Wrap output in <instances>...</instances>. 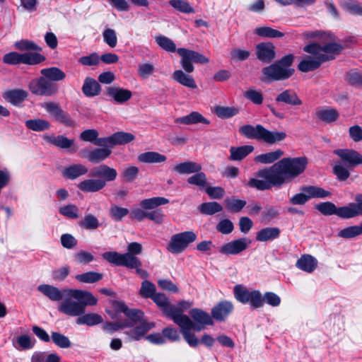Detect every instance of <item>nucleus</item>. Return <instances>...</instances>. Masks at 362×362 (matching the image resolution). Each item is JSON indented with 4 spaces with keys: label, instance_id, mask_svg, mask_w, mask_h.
Masks as SVG:
<instances>
[{
    "label": "nucleus",
    "instance_id": "f257e3e1",
    "mask_svg": "<svg viewBox=\"0 0 362 362\" xmlns=\"http://www.w3.org/2000/svg\"><path fill=\"white\" fill-rule=\"evenodd\" d=\"M307 164L304 157L282 158L269 168L259 170L256 175L260 179L250 178L247 186L260 191L280 187L301 174Z\"/></svg>",
    "mask_w": 362,
    "mask_h": 362
},
{
    "label": "nucleus",
    "instance_id": "f03ea898",
    "mask_svg": "<svg viewBox=\"0 0 362 362\" xmlns=\"http://www.w3.org/2000/svg\"><path fill=\"white\" fill-rule=\"evenodd\" d=\"M155 40L158 46L164 50L169 52H174L177 51V54L181 57V66L187 73H192L194 70V66L192 62L206 64L209 61L207 57L194 50L186 48H178L176 49V45L174 42L165 36L159 35L156 37Z\"/></svg>",
    "mask_w": 362,
    "mask_h": 362
},
{
    "label": "nucleus",
    "instance_id": "7ed1b4c3",
    "mask_svg": "<svg viewBox=\"0 0 362 362\" xmlns=\"http://www.w3.org/2000/svg\"><path fill=\"white\" fill-rule=\"evenodd\" d=\"M117 308L129 317L128 320H130L133 325L129 327L130 329L124 332L130 341L141 340L155 327L154 322H148L144 319V314L141 310L130 309L124 303H118Z\"/></svg>",
    "mask_w": 362,
    "mask_h": 362
},
{
    "label": "nucleus",
    "instance_id": "20e7f679",
    "mask_svg": "<svg viewBox=\"0 0 362 362\" xmlns=\"http://www.w3.org/2000/svg\"><path fill=\"white\" fill-rule=\"evenodd\" d=\"M68 295L76 299L78 302L66 299L64 300L59 308V310L66 315L70 316H81L85 313L86 307L88 305H95L97 304V298L90 292L70 289L67 291Z\"/></svg>",
    "mask_w": 362,
    "mask_h": 362
},
{
    "label": "nucleus",
    "instance_id": "39448f33",
    "mask_svg": "<svg viewBox=\"0 0 362 362\" xmlns=\"http://www.w3.org/2000/svg\"><path fill=\"white\" fill-rule=\"evenodd\" d=\"M339 161H336L333 166V173L339 181H345L350 176V170L362 165V155L351 148H339L333 151Z\"/></svg>",
    "mask_w": 362,
    "mask_h": 362
},
{
    "label": "nucleus",
    "instance_id": "423d86ee",
    "mask_svg": "<svg viewBox=\"0 0 362 362\" xmlns=\"http://www.w3.org/2000/svg\"><path fill=\"white\" fill-rule=\"evenodd\" d=\"M293 61V55L287 54L275 63L264 67L262 69V81L272 82L288 79L294 72V69L291 67Z\"/></svg>",
    "mask_w": 362,
    "mask_h": 362
},
{
    "label": "nucleus",
    "instance_id": "0eeeda50",
    "mask_svg": "<svg viewBox=\"0 0 362 362\" xmlns=\"http://www.w3.org/2000/svg\"><path fill=\"white\" fill-rule=\"evenodd\" d=\"M142 245L137 242H132L127 245V252L120 254L117 252H105L103 258L110 264L122 267H138L140 259L136 255L142 252Z\"/></svg>",
    "mask_w": 362,
    "mask_h": 362
},
{
    "label": "nucleus",
    "instance_id": "6e6552de",
    "mask_svg": "<svg viewBox=\"0 0 362 362\" xmlns=\"http://www.w3.org/2000/svg\"><path fill=\"white\" fill-rule=\"evenodd\" d=\"M322 37L325 38L322 45L311 43L305 46L303 50L309 54L325 55L329 58L327 61L332 60L334 55L341 53L344 47L341 44L334 42V36L330 34L324 33Z\"/></svg>",
    "mask_w": 362,
    "mask_h": 362
},
{
    "label": "nucleus",
    "instance_id": "1a4fd4ad",
    "mask_svg": "<svg viewBox=\"0 0 362 362\" xmlns=\"http://www.w3.org/2000/svg\"><path fill=\"white\" fill-rule=\"evenodd\" d=\"M197 238V234L192 230L179 233L171 236L166 248L170 253L178 255L183 252Z\"/></svg>",
    "mask_w": 362,
    "mask_h": 362
},
{
    "label": "nucleus",
    "instance_id": "9d476101",
    "mask_svg": "<svg viewBox=\"0 0 362 362\" xmlns=\"http://www.w3.org/2000/svg\"><path fill=\"white\" fill-rule=\"evenodd\" d=\"M303 192L293 195L289 202L293 205H303L312 198H325L331 193L322 187L317 186H304L301 188Z\"/></svg>",
    "mask_w": 362,
    "mask_h": 362
},
{
    "label": "nucleus",
    "instance_id": "9b49d317",
    "mask_svg": "<svg viewBox=\"0 0 362 362\" xmlns=\"http://www.w3.org/2000/svg\"><path fill=\"white\" fill-rule=\"evenodd\" d=\"M234 296L238 301L242 303H249L254 309L263 306L262 294L257 290L249 291L242 285H236L234 287Z\"/></svg>",
    "mask_w": 362,
    "mask_h": 362
},
{
    "label": "nucleus",
    "instance_id": "f8f14e48",
    "mask_svg": "<svg viewBox=\"0 0 362 362\" xmlns=\"http://www.w3.org/2000/svg\"><path fill=\"white\" fill-rule=\"evenodd\" d=\"M169 203V200L162 197H155L145 199L140 202L141 208L132 209L130 212V217L139 221H142L147 218L148 211L145 210L154 209L156 207Z\"/></svg>",
    "mask_w": 362,
    "mask_h": 362
},
{
    "label": "nucleus",
    "instance_id": "ddd939ff",
    "mask_svg": "<svg viewBox=\"0 0 362 362\" xmlns=\"http://www.w3.org/2000/svg\"><path fill=\"white\" fill-rule=\"evenodd\" d=\"M42 107L49 112L56 121L64 126L74 127L76 125V122L67 112L62 109L59 104L52 102L44 103L42 104Z\"/></svg>",
    "mask_w": 362,
    "mask_h": 362
},
{
    "label": "nucleus",
    "instance_id": "4468645a",
    "mask_svg": "<svg viewBox=\"0 0 362 362\" xmlns=\"http://www.w3.org/2000/svg\"><path fill=\"white\" fill-rule=\"evenodd\" d=\"M251 240L247 238H241L223 244L218 249L222 255L227 256L237 255L245 250L250 245Z\"/></svg>",
    "mask_w": 362,
    "mask_h": 362
},
{
    "label": "nucleus",
    "instance_id": "2eb2a0df",
    "mask_svg": "<svg viewBox=\"0 0 362 362\" xmlns=\"http://www.w3.org/2000/svg\"><path fill=\"white\" fill-rule=\"evenodd\" d=\"M192 303L189 301L182 300L177 303L175 306L172 305L170 310V315L169 317L173 320V321L176 325L185 324V325H191V319L186 315H184L183 313L185 310H187L192 306Z\"/></svg>",
    "mask_w": 362,
    "mask_h": 362
},
{
    "label": "nucleus",
    "instance_id": "dca6fc26",
    "mask_svg": "<svg viewBox=\"0 0 362 362\" xmlns=\"http://www.w3.org/2000/svg\"><path fill=\"white\" fill-rule=\"evenodd\" d=\"M30 91L39 95H51L57 90L54 85L45 77H40L38 80L33 81L29 84Z\"/></svg>",
    "mask_w": 362,
    "mask_h": 362
},
{
    "label": "nucleus",
    "instance_id": "f3484780",
    "mask_svg": "<svg viewBox=\"0 0 362 362\" xmlns=\"http://www.w3.org/2000/svg\"><path fill=\"white\" fill-rule=\"evenodd\" d=\"M329 58L325 55L310 54L305 56L298 64V69L302 72H309L318 69L322 63L327 62Z\"/></svg>",
    "mask_w": 362,
    "mask_h": 362
},
{
    "label": "nucleus",
    "instance_id": "a211bd4d",
    "mask_svg": "<svg viewBox=\"0 0 362 362\" xmlns=\"http://www.w3.org/2000/svg\"><path fill=\"white\" fill-rule=\"evenodd\" d=\"M91 176L93 177H98L99 180H103L105 187L107 182H112L116 180L117 172L115 168L102 164L92 169Z\"/></svg>",
    "mask_w": 362,
    "mask_h": 362
},
{
    "label": "nucleus",
    "instance_id": "6ab92c4d",
    "mask_svg": "<svg viewBox=\"0 0 362 362\" xmlns=\"http://www.w3.org/2000/svg\"><path fill=\"white\" fill-rule=\"evenodd\" d=\"M256 55L259 61L269 63L275 58V47L271 42H261L256 47Z\"/></svg>",
    "mask_w": 362,
    "mask_h": 362
},
{
    "label": "nucleus",
    "instance_id": "aec40b11",
    "mask_svg": "<svg viewBox=\"0 0 362 362\" xmlns=\"http://www.w3.org/2000/svg\"><path fill=\"white\" fill-rule=\"evenodd\" d=\"M315 209L325 216L334 214L341 218L346 219L345 206L337 207L332 202H326L315 205Z\"/></svg>",
    "mask_w": 362,
    "mask_h": 362
},
{
    "label": "nucleus",
    "instance_id": "412c9836",
    "mask_svg": "<svg viewBox=\"0 0 362 362\" xmlns=\"http://www.w3.org/2000/svg\"><path fill=\"white\" fill-rule=\"evenodd\" d=\"M45 140L59 148L67 149L71 148V152H76L78 149L77 146H74V140L68 139L63 135L59 136H45Z\"/></svg>",
    "mask_w": 362,
    "mask_h": 362
},
{
    "label": "nucleus",
    "instance_id": "4be33fe9",
    "mask_svg": "<svg viewBox=\"0 0 362 362\" xmlns=\"http://www.w3.org/2000/svg\"><path fill=\"white\" fill-rule=\"evenodd\" d=\"M233 305L229 301H221L211 310V315L217 321H223L233 311Z\"/></svg>",
    "mask_w": 362,
    "mask_h": 362
},
{
    "label": "nucleus",
    "instance_id": "5701e85b",
    "mask_svg": "<svg viewBox=\"0 0 362 362\" xmlns=\"http://www.w3.org/2000/svg\"><path fill=\"white\" fill-rule=\"evenodd\" d=\"M177 325L180 327V332L188 344L192 347H196L199 344V341L194 334L190 332V330L194 329L196 331H200L203 327L196 325L192 321L189 325H185V324H180Z\"/></svg>",
    "mask_w": 362,
    "mask_h": 362
},
{
    "label": "nucleus",
    "instance_id": "b1692460",
    "mask_svg": "<svg viewBox=\"0 0 362 362\" xmlns=\"http://www.w3.org/2000/svg\"><path fill=\"white\" fill-rule=\"evenodd\" d=\"M264 127L261 124L252 126L245 124L240 127L239 133L248 139L262 140Z\"/></svg>",
    "mask_w": 362,
    "mask_h": 362
},
{
    "label": "nucleus",
    "instance_id": "393cba45",
    "mask_svg": "<svg viewBox=\"0 0 362 362\" xmlns=\"http://www.w3.org/2000/svg\"><path fill=\"white\" fill-rule=\"evenodd\" d=\"M107 95L117 103L128 101L132 95L130 90L119 87L110 86L107 88Z\"/></svg>",
    "mask_w": 362,
    "mask_h": 362
},
{
    "label": "nucleus",
    "instance_id": "a878e982",
    "mask_svg": "<svg viewBox=\"0 0 362 362\" xmlns=\"http://www.w3.org/2000/svg\"><path fill=\"white\" fill-rule=\"evenodd\" d=\"M77 187L83 192H96L105 187V182L98 179H86L80 182Z\"/></svg>",
    "mask_w": 362,
    "mask_h": 362
},
{
    "label": "nucleus",
    "instance_id": "bb28decb",
    "mask_svg": "<svg viewBox=\"0 0 362 362\" xmlns=\"http://www.w3.org/2000/svg\"><path fill=\"white\" fill-rule=\"evenodd\" d=\"M81 90L86 97H95L100 93L101 86L95 79L91 77H86Z\"/></svg>",
    "mask_w": 362,
    "mask_h": 362
},
{
    "label": "nucleus",
    "instance_id": "cd10ccee",
    "mask_svg": "<svg viewBox=\"0 0 362 362\" xmlns=\"http://www.w3.org/2000/svg\"><path fill=\"white\" fill-rule=\"evenodd\" d=\"M37 290L52 301H60L64 297V293L52 285L41 284L38 286Z\"/></svg>",
    "mask_w": 362,
    "mask_h": 362
},
{
    "label": "nucleus",
    "instance_id": "c85d7f7f",
    "mask_svg": "<svg viewBox=\"0 0 362 362\" xmlns=\"http://www.w3.org/2000/svg\"><path fill=\"white\" fill-rule=\"evenodd\" d=\"M355 202L345 206L346 219L352 218L358 216H362V194L356 195Z\"/></svg>",
    "mask_w": 362,
    "mask_h": 362
},
{
    "label": "nucleus",
    "instance_id": "c756f323",
    "mask_svg": "<svg viewBox=\"0 0 362 362\" xmlns=\"http://www.w3.org/2000/svg\"><path fill=\"white\" fill-rule=\"evenodd\" d=\"M202 168L201 164L188 160L175 165L173 170L181 175H189L198 173Z\"/></svg>",
    "mask_w": 362,
    "mask_h": 362
},
{
    "label": "nucleus",
    "instance_id": "7c9ffc66",
    "mask_svg": "<svg viewBox=\"0 0 362 362\" xmlns=\"http://www.w3.org/2000/svg\"><path fill=\"white\" fill-rule=\"evenodd\" d=\"M296 266L300 270L312 273L317 266V260L310 255H303L298 259Z\"/></svg>",
    "mask_w": 362,
    "mask_h": 362
},
{
    "label": "nucleus",
    "instance_id": "2f4dec72",
    "mask_svg": "<svg viewBox=\"0 0 362 362\" xmlns=\"http://www.w3.org/2000/svg\"><path fill=\"white\" fill-rule=\"evenodd\" d=\"M87 173L88 168L82 164H74L62 170L63 176L72 180L86 175Z\"/></svg>",
    "mask_w": 362,
    "mask_h": 362
},
{
    "label": "nucleus",
    "instance_id": "473e14b6",
    "mask_svg": "<svg viewBox=\"0 0 362 362\" xmlns=\"http://www.w3.org/2000/svg\"><path fill=\"white\" fill-rule=\"evenodd\" d=\"M254 149V146L251 145H245L238 147L231 146L230 148L229 159L234 161L242 160L251 153Z\"/></svg>",
    "mask_w": 362,
    "mask_h": 362
},
{
    "label": "nucleus",
    "instance_id": "72a5a7b5",
    "mask_svg": "<svg viewBox=\"0 0 362 362\" xmlns=\"http://www.w3.org/2000/svg\"><path fill=\"white\" fill-rule=\"evenodd\" d=\"M276 101L291 105H302V100L299 98L296 92L291 89L285 90L279 93L276 98Z\"/></svg>",
    "mask_w": 362,
    "mask_h": 362
},
{
    "label": "nucleus",
    "instance_id": "f704fd0d",
    "mask_svg": "<svg viewBox=\"0 0 362 362\" xmlns=\"http://www.w3.org/2000/svg\"><path fill=\"white\" fill-rule=\"evenodd\" d=\"M175 122L177 124H195L202 123L209 124L210 122L198 112H192L190 114L177 117Z\"/></svg>",
    "mask_w": 362,
    "mask_h": 362
},
{
    "label": "nucleus",
    "instance_id": "c9c22d12",
    "mask_svg": "<svg viewBox=\"0 0 362 362\" xmlns=\"http://www.w3.org/2000/svg\"><path fill=\"white\" fill-rule=\"evenodd\" d=\"M280 229L277 227H267L257 233L256 240L260 242L273 240L279 238Z\"/></svg>",
    "mask_w": 362,
    "mask_h": 362
},
{
    "label": "nucleus",
    "instance_id": "e433bc0d",
    "mask_svg": "<svg viewBox=\"0 0 362 362\" xmlns=\"http://www.w3.org/2000/svg\"><path fill=\"white\" fill-rule=\"evenodd\" d=\"M173 78L180 84L189 88H197V86L194 78L182 70H176L173 74Z\"/></svg>",
    "mask_w": 362,
    "mask_h": 362
},
{
    "label": "nucleus",
    "instance_id": "4c0bfd02",
    "mask_svg": "<svg viewBox=\"0 0 362 362\" xmlns=\"http://www.w3.org/2000/svg\"><path fill=\"white\" fill-rule=\"evenodd\" d=\"M286 136L285 132L269 131L264 127L262 141L269 144H274L283 141Z\"/></svg>",
    "mask_w": 362,
    "mask_h": 362
},
{
    "label": "nucleus",
    "instance_id": "58836bf2",
    "mask_svg": "<svg viewBox=\"0 0 362 362\" xmlns=\"http://www.w3.org/2000/svg\"><path fill=\"white\" fill-rule=\"evenodd\" d=\"M165 155L156 151H148L138 156V161L144 163H159L166 160Z\"/></svg>",
    "mask_w": 362,
    "mask_h": 362
},
{
    "label": "nucleus",
    "instance_id": "ea45409f",
    "mask_svg": "<svg viewBox=\"0 0 362 362\" xmlns=\"http://www.w3.org/2000/svg\"><path fill=\"white\" fill-rule=\"evenodd\" d=\"M111 153L110 148H95L88 153L87 158L92 163H98L107 159Z\"/></svg>",
    "mask_w": 362,
    "mask_h": 362
},
{
    "label": "nucleus",
    "instance_id": "a19ab883",
    "mask_svg": "<svg viewBox=\"0 0 362 362\" xmlns=\"http://www.w3.org/2000/svg\"><path fill=\"white\" fill-rule=\"evenodd\" d=\"M3 98L15 106H20L23 103V90H7L2 93Z\"/></svg>",
    "mask_w": 362,
    "mask_h": 362
},
{
    "label": "nucleus",
    "instance_id": "79ce46f5",
    "mask_svg": "<svg viewBox=\"0 0 362 362\" xmlns=\"http://www.w3.org/2000/svg\"><path fill=\"white\" fill-rule=\"evenodd\" d=\"M190 315L198 324L212 325L214 322L209 314L201 309L194 308L190 310Z\"/></svg>",
    "mask_w": 362,
    "mask_h": 362
},
{
    "label": "nucleus",
    "instance_id": "37998d69",
    "mask_svg": "<svg viewBox=\"0 0 362 362\" xmlns=\"http://www.w3.org/2000/svg\"><path fill=\"white\" fill-rule=\"evenodd\" d=\"M284 155V151L281 149H276L274 151L268 152L258 155L255 158V160L263 164L272 163L279 159Z\"/></svg>",
    "mask_w": 362,
    "mask_h": 362
},
{
    "label": "nucleus",
    "instance_id": "c03bdc74",
    "mask_svg": "<svg viewBox=\"0 0 362 362\" xmlns=\"http://www.w3.org/2000/svg\"><path fill=\"white\" fill-rule=\"evenodd\" d=\"M315 115L319 119L325 123L334 122L339 117L338 112L332 108L318 110Z\"/></svg>",
    "mask_w": 362,
    "mask_h": 362
},
{
    "label": "nucleus",
    "instance_id": "a18cd8bd",
    "mask_svg": "<svg viewBox=\"0 0 362 362\" xmlns=\"http://www.w3.org/2000/svg\"><path fill=\"white\" fill-rule=\"evenodd\" d=\"M153 301L164 312L165 315L169 317L170 310L172 306L165 294L156 293L151 298Z\"/></svg>",
    "mask_w": 362,
    "mask_h": 362
},
{
    "label": "nucleus",
    "instance_id": "49530a36",
    "mask_svg": "<svg viewBox=\"0 0 362 362\" xmlns=\"http://www.w3.org/2000/svg\"><path fill=\"white\" fill-rule=\"evenodd\" d=\"M255 34L262 37L279 38L284 36V33L268 26L257 27Z\"/></svg>",
    "mask_w": 362,
    "mask_h": 362
},
{
    "label": "nucleus",
    "instance_id": "de8ad7c7",
    "mask_svg": "<svg viewBox=\"0 0 362 362\" xmlns=\"http://www.w3.org/2000/svg\"><path fill=\"white\" fill-rule=\"evenodd\" d=\"M40 72L45 78L54 81L64 80L66 77L65 73L58 67L43 69Z\"/></svg>",
    "mask_w": 362,
    "mask_h": 362
},
{
    "label": "nucleus",
    "instance_id": "09e8293b",
    "mask_svg": "<svg viewBox=\"0 0 362 362\" xmlns=\"http://www.w3.org/2000/svg\"><path fill=\"white\" fill-rule=\"evenodd\" d=\"M101 322H103L102 317L96 313L83 314L76 320L78 325H86L88 326H94Z\"/></svg>",
    "mask_w": 362,
    "mask_h": 362
},
{
    "label": "nucleus",
    "instance_id": "8fccbe9b",
    "mask_svg": "<svg viewBox=\"0 0 362 362\" xmlns=\"http://www.w3.org/2000/svg\"><path fill=\"white\" fill-rule=\"evenodd\" d=\"M243 96L253 104L259 105L262 104L264 97L262 92L260 90H256L255 88H249L244 92Z\"/></svg>",
    "mask_w": 362,
    "mask_h": 362
},
{
    "label": "nucleus",
    "instance_id": "3c124183",
    "mask_svg": "<svg viewBox=\"0 0 362 362\" xmlns=\"http://www.w3.org/2000/svg\"><path fill=\"white\" fill-rule=\"evenodd\" d=\"M79 226L86 230H95L100 227V223L96 216L91 214H87L79 222Z\"/></svg>",
    "mask_w": 362,
    "mask_h": 362
},
{
    "label": "nucleus",
    "instance_id": "603ef678",
    "mask_svg": "<svg viewBox=\"0 0 362 362\" xmlns=\"http://www.w3.org/2000/svg\"><path fill=\"white\" fill-rule=\"evenodd\" d=\"M199 211L202 214L213 215L223 210L222 206L216 202H205L199 206Z\"/></svg>",
    "mask_w": 362,
    "mask_h": 362
},
{
    "label": "nucleus",
    "instance_id": "864d4df0",
    "mask_svg": "<svg viewBox=\"0 0 362 362\" xmlns=\"http://www.w3.org/2000/svg\"><path fill=\"white\" fill-rule=\"evenodd\" d=\"M169 4L176 11L183 13H193L195 12L194 8L185 0H170Z\"/></svg>",
    "mask_w": 362,
    "mask_h": 362
},
{
    "label": "nucleus",
    "instance_id": "5fc2aeb1",
    "mask_svg": "<svg viewBox=\"0 0 362 362\" xmlns=\"http://www.w3.org/2000/svg\"><path fill=\"white\" fill-rule=\"evenodd\" d=\"M226 209L233 213L240 211L246 205L245 200L238 199L234 197L226 198L224 200Z\"/></svg>",
    "mask_w": 362,
    "mask_h": 362
},
{
    "label": "nucleus",
    "instance_id": "6e6d98bb",
    "mask_svg": "<svg viewBox=\"0 0 362 362\" xmlns=\"http://www.w3.org/2000/svg\"><path fill=\"white\" fill-rule=\"evenodd\" d=\"M239 112L238 109L233 107L216 106L214 113L221 119H228L236 115Z\"/></svg>",
    "mask_w": 362,
    "mask_h": 362
},
{
    "label": "nucleus",
    "instance_id": "4d7b16f0",
    "mask_svg": "<svg viewBox=\"0 0 362 362\" xmlns=\"http://www.w3.org/2000/svg\"><path fill=\"white\" fill-rule=\"evenodd\" d=\"M76 279L80 282L93 284L102 279L103 274L95 272H88L83 274H78L75 276Z\"/></svg>",
    "mask_w": 362,
    "mask_h": 362
},
{
    "label": "nucleus",
    "instance_id": "13d9d810",
    "mask_svg": "<svg viewBox=\"0 0 362 362\" xmlns=\"http://www.w3.org/2000/svg\"><path fill=\"white\" fill-rule=\"evenodd\" d=\"M28 128L36 132H41L49 128L50 124L45 119H29L25 122Z\"/></svg>",
    "mask_w": 362,
    "mask_h": 362
},
{
    "label": "nucleus",
    "instance_id": "bf43d9fd",
    "mask_svg": "<svg viewBox=\"0 0 362 362\" xmlns=\"http://www.w3.org/2000/svg\"><path fill=\"white\" fill-rule=\"evenodd\" d=\"M132 326H133V325L130 320H125L122 322H107L103 325V328L104 331L112 334L119 329L130 327Z\"/></svg>",
    "mask_w": 362,
    "mask_h": 362
},
{
    "label": "nucleus",
    "instance_id": "052dcab7",
    "mask_svg": "<svg viewBox=\"0 0 362 362\" xmlns=\"http://www.w3.org/2000/svg\"><path fill=\"white\" fill-rule=\"evenodd\" d=\"M187 182L189 185H195L199 188H204L207 185V178L204 173L201 170L198 173H195L194 175L187 178Z\"/></svg>",
    "mask_w": 362,
    "mask_h": 362
},
{
    "label": "nucleus",
    "instance_id": "680f3d73",
    "mask_svg": "<svg viewBox=\"0 0 362 362\" xmlns=\"http://www.w3.org/2000/svg\"><path fill=\"white\" fill-rule=\"evenodd\" d=\"M362 234V230L360 226H351L341 230L338 233V236L343 238H353Z\"/></svg>",
    "mask_w": 362,
    "mask_h": 362
},
{
    "label": "nucleus",
    "instance_id": "e2e57ef3",
    "mask_svg": "<svg viewBox=\"0 0 362 362\" xmlns=\"http://www.w3.org/2000/svg\"><path fill=\"white\" fill-rule=\"evenodd\" d=\"M129 213L127 208L113 205L110 209V216L115 221H121Z\"/></svg>",
    "mask_w": 362,
    "mask_h": 362
},
{
    "label": "nucleus",
    "instance_id": "0e129e2a",
    "mask_svg": "<svg viewBox=\"0 0 362 362\" xmlns=\"http://www.w3.org/2000/svg\"><path fill=\"white\" fill-rule=\"evenodd\" d=\"M115 146L124 145L132 141L134 136L128 132H118L112 134Z\"/></svg>",
    "mask_w": 362,
    "mask_h": 362
},
{
    "label": "nucleus",
    "instance_id": "69168bd1",
    "mask_svg": "<svg viewBox=\"0 0 362 362\" xmlns=\"http://www.w3.org/2000/svg\"><path fill=\"white\" fill-rule=\"evenodd\" d=\"M156 286L149 281L144 280L141 283V286L139 291L141 296L145 298H151L156 293Z\"/></svg>",
    "mask_w": 362,
    "mask_h": 362
},
{
    "label": "nucleus",
    "instance_id": "338daca9",
    "mask_svg": "<svg viewBox=\"0 0 362 362\" xmlns=\"http://www.w3.org/2000/svg\"><path fill=\"white\" fill-rule=\"evenodd\" d=\"M104 42L110 47L114 48L117 44V37L115 30L107 28L103 32Z\"/></svg>",
    "mask_w": 362,
    "mask_h": 362
},
{
    "label": "nucleus",
    "instance_id": "774afa93",
    "mask_svg": "<svg viewBox=\"0 0 362 362\" xmlns=\"http://www.w3.org/2000/svg\"><path fill=\"white\" fill-rule=\"evenodd\" d=\"M348 82L355 87H362V71L351 70L347 74Z\"/></svg>",
    "mask_w": 362,
    "mask_h": 362
}]
</instances>
